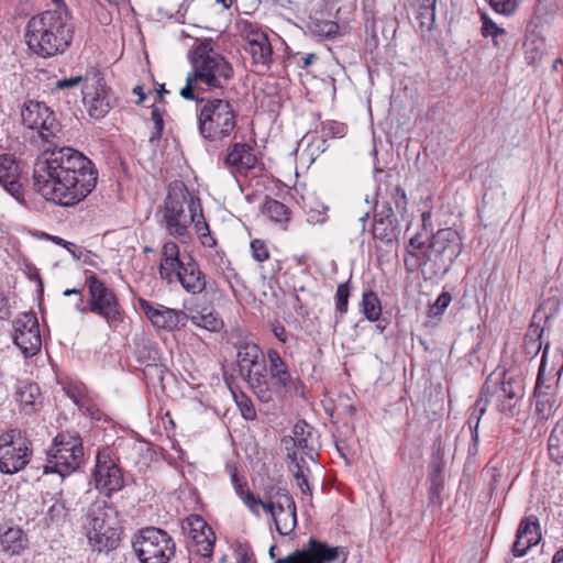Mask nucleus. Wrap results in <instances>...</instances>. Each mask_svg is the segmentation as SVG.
I'll use <instances>...</instances> for the list:
<instances>
[{"label":"nucleus","instance_id":"f257e3e1","mask_svg":"<svg viewBox=\"0 0 563 563\" xmlns=\"http://www.w3.org/2000/svg\"><path fill=\"white\" fill-rule=\"evenodd\" d=\"M21 119L24 126L37 132L42 147L33 169L35 191L60 207H74L84 201L98 181L92 161L63 144L62 125L43 102H24Z\"/></svg>","mask_w":563,"mask_h":563},{"label":"nucleus","instance_id":"f03ea898","mask_svg":"<svg viewBox=\"0 0 563 563\" xmlns=\"http://www.w3.org/2000/svg\"><path fill=\"white\" fill-rule=\"evenodd\" d=\"M188 59L191 70L179 92L186 100H199L200 93L205 92H223L234 77L232 64L216 48L211 38L196 44L189 51Z\"/></svg>","mask_w":563,"mask_h":563},{"label":"nucleus","instance_id":"7ed1b4c3","mask_svg":"<svg viewBox=\"0 0 563 563\" xmlns=\"http://www.w3.org/2000/svg\"><path fill=\"white\" fill-rule=\"evenodd\" d=\"M68 10H47L32 16L25 29L29 48L35 55L49 58L63 54L74 38Z\"/></svg>","mask_w":563,"mask_h":563},{"label":"nucleus","instance_id":"20e7f679","mask_svg":"<svg viewBox=\"0 0 563 563\" xmlns=\"http://www.w3.org/2000/svg\"><path fill=\"white\" fill-rule=\"evenodd\" d=\"M203 210L200 198L190 192L181 180L168 185L167 195L157 211L159 224L169 235L181 243L191 239L190 225L202 218Z\"/></svg>","mask_w":563,"mask_h":563},{"label":"nucleus","instance_id":"39448f33","mask_svg":"<svg viewBox=\"0 0 563 563\" xmlns=\"http://www.w3.org/2000/svg\"><path fill=\"white\" fill-rule=\"evenodd\" d=\"M197 128L200 136L210 143L231 137L238 126V110L228 98L200 97L196 100Z\"/></svg>","mask_w":563,"mask_h":563},{"label":"nucleus","instance_id":"423d86ee","mask_svg":"<svg viewBox=\"0 0 563 563\" xmlns=\"http://www.w3.org/2000/svg\"><path fill=\"white\" fill-rule=\"evenodd\" d=\"M82 526L93 551L109 552L120 545L122 527L117 511L107 501H93L84 516Z\"/></svg>","mask_w":563,"mask_h":563},{"label":"nucleus","instance_id":"0eeeda50","mask_svg":"<svg viewBox=\"0 0 563 563\" xmlns=\"http://www.w3.org/2000/svg\"><path fill=\"white\" fill-rule=\"evenodd\" d=\"M84 460L82 440L77 432L63 431L53 440L47 451L44 474L57 473L64 478L77 468Z\"/></svg>","mask_w":563,"mask_h":563},{"label":"nucleus","instance_id":"6e6552de","mask_svg":"<svg viewBox=\"0 0 563 563\" xmlns=\"http://www.w3.org/2000/svg\"><path fill=\"white\" fill-rule=\"evenodd\" d=\"M132 549L141 563H169L176 554V543L164 529L145 527L132 539Z\"/></svg>","mask_w":563,"mask_h":563},{"label":"nucleus","instance_id":"1a4fd4ad","mask_svg":"<svg viewBox=\"0 0 563 563\" xmlns=\"http://www.w3.org/2000/svg\"><path fill=\"white\" fill-rule=\"evenodd\" d=\"M89 312L102 318L110 328H118L124 321L125 312L113 289L96 274L86 277Z\"/></svg>","mask_w":563,"mask_h":563},{"label":"nucleus","instance_id":"9d476101","mask_svg":"<svg viewBox=\"0 0 563 563\" xmlns=\"http://www.w3.org/2000/svg\"><path fill=\"white\" fill-rule=\"evenodd\" d=\"M32 441L19 429H10L0 434V472L15 474L31 461Z\"/></svg>","mask_w":563,"mask_h":563},{"label":"nucleus","instance_id":"9b49d317","mask_svg":"<svg viewBox=\"0 0 563 563\" xmlns=\"http://www.w3.org/2000/svg\"><path fill=\"white\" fill-rule=\"evenodd\" d=\"M523 396V378L518 369L504 371L499 383L495 385V407L499 415L506 419L517 417L521 411Z\"/></svg>","mask_w":563,"mask_h":563},{"label":"nucleus","instance_id":"f8f14e48","mask_svg":"<svg viewBox=\"0 0 563 563\" xmlns=\"http://www.w3.org/2000/svg\"><path fill=\"white\" fill-rule=\"evenodd\" d=\"M92 481L95 488L108 498L124 487L123 472L108 448L97 452Z\"/></svg>","mask_w":563,"mask_h":563},{"label":"nucleus","instance_id":"ddd939ff","mask_svg":"<svg viewBox=\"0 0 563 563\" xmlns=\"http://www.w3.org/2000/svg\"><path fill=\"white\" fill-rule=\"evenodd\" d=\"M346 558L344 548L330 547L327 542L311 537L301 549L286 558L276 559L274 563H344Z\"/></svg>","mask_w":563,"mask_h":563},{"label":"nucleus","instance_id":"4468645a","mask_svg":"<svg viewBox=\"0 0 563 563\" xmlns=\"http://www.w3.org/2000/svg\"><path fill=\"white\" fill-rule=\"evenodd\" d=\"M430 254L435 271L448 272L462 252V240L452 228L438 230L430 235Z\"/></svg>","mask_w":563,"mask_h":563},{"label":"nucleus","instance_id":"2eb2a0df","mask_svg":"<svg viewBox=\"0 0 563 563\" xmlns=\"http://www.w3.org/2000/svg\"><path fill=\"white\" fill-rule=\"evenodd\" d=\"M13 342L25 357L34 356L41 351L42 336L37 317L34 312L19 314L12 323Z\"/></svg>","mask_w":563,"mask_h":563},{"label":"nucleus","instance_id":"dca6fc26","mask_svg":"<svg viewBox=\"0 0 563 563\" xmlns=\"http://www.w3.org/2000/svg\"><path fill=\"white\" fill-rule=\"evenodd\" d=\"M90 81L91 84H86L82 89L84 102L87 106L89 115L100 119L110 111L114 99L99 69L91 68Z\"/></svg>","mask_w":563,"mask_h":563},{"label":"nucleus","instance_id":"f3484780","mask_svg":"<svg viewBox=\"0 0 563 563\" xmlns=\"http://www.w3.org/2000/svg\"><path fill=\"white\" fill-rule=\"evenodd\" d=\"M139 306L152 325L157 330L176 332L187 325L188 317L184 310L168 308L143 298L139 299Z\"/></svg>","mask_w":563,"mask_h":563},{"label":"nucleus","instance_id":"a211bd4d","mask_svg":"<svg viewBox=\"0 0 563 563\" xmlns=\"http://www.w3.org/2000/svg\"><path fill=\"white\" fill-rule=\"evenodd\" d=\"M316 441V430L312 426L308 424L305 420H299L292 428V435H285L282 439V444L286 451L287 461L303 462L305 457L298 454L313 459Z\"/></svg>","mask_w":563,"mask_h":563},{"label":"nucleus","instance_id":"6ab92c4d","mask_svg":"<svg viewBox=\"0 0 563 563\" xmlns=\"http://www.w3.org/2000/svg\"><path fill=\"white\" fill-rule=\"evenodd\" d=\"M163 280L168 285L179 283L184 290L190 295H200L207 289V276L191 256L177 269L165 274Z\"/></svg>","mask_w":563,"mask_h":563},{"label":"nucleus","instance_id":"aec40b11","mask_svg":"<svg viewBox=\"0 0 563 563\" xmlns=\"http://www.w3.org/2000/svg\"><path fill=\"white\" fill-rule=\"evenodd\" d=\"M400 233L399 222L394 213L390 201H384L380 209L374 214L372 234L374 240L386 245L398 240Z\"/></svg>","mask_w":563,"mask_h":563},{"label":"nucleus","instance_id":"412c9836","mask_svg":"<svg viewBox=\"0 0 563 563\" xmlns=\"http://www.w3.org/2000/svg\"><path fill=\"white\" fill-rule=\"evenodd\" d=\"M267 358L269 362L268 373L272 389V398L284 397L285 394L295 388L296 379L292 378L287 364L276 350H268Z\"/></svg>","mask_w":563,"mask_h":563},{"label":"nucleus","instance_id":"4be33fe9","mask_svg":"<svg viewBox=\"0 0 563 563\" xmlns=\"http://www.w3.org/2000/svg\"><path fill=\"white\" fill-rule=\"evenodd\" d=\"M429 245L430 235L424 228L409 239L404 256V265L408 273H415L418 268L432 264Z\"/></svg>","mask_w":563,"mask_h":563},{"label":"nucleus","instance_id":"5701e85b","mask_svg":"<svg viewBox=\"0 0 563 563\" xmlns=\"http://www.w3.org/2000/svg\"><path fill=\"white\" fill-rule=\"evenodd\" d=\"M0 185L18 202L24 205V188L21 183V166L11 154H0Z\"/></svg>","mask_w":563,"mask_h":563},{"label":"nucleus","instance_id":"b1692460","mask_svg":"<svg viewBox=\"0 0 563 563\" xmlns=\"http://www.w3.org/2000/svg\"><path fill=\"white\" fill-rule=\"evenodd\" d=\"M257 156L251 144L245 142H234L229 148L224 157V166L232 174L246 175L251 169L255 168Z\"/></svg>","mask_w":563,"mask_h":563},{"label":"nucleus","instance_id":"393cba45","mask_svg":"<svg viewBox=\"0 0 563 563\" xmlns=\"http://www.w3.org/2000/svg\"><path fill=\"white\" fill-rule=\"evenodd\" d=\"M241 377L247 383L261 402L273 401L268 366L265 358L251 367L250 372L246 371L241 374Z\"/></svg>","mask_w":563,"mask_h":563},{"label":"nucleus","instance_id":"a878e982","mask_svg":"<svg viewBox=\"0 0 563 563\" xmlns=\"http://www.w3.org/2000/svg\"><path fill=\"white\" fill-rule=\"evenodd\" d=\"M541 540L540 525L534 516L523 519L518 528L517 538L512 545L515 556H523L527 551Z\"/></svg>","mask_w":563,"mask_h":563},{"label":"nucleus","instance_id":"bb28decb","mask_svg":"<svg viewBox=\"0 0 563 563\" xmlns=\"http://www.w3.org/2000/svg\"><path fill=\"white\" fill-rule=\"evenodd\" d=\"M15 400L19 409L26 416L38 412L42 408L41 389L36 383L21 380L15 387Z\"/></svg>","mask_w":563,"mask_h":563},{"label":"nucleus","instance_id":"cd10ccee","mask_svg":"<svg viewBox=\"0 0 563 563\" xmlns=\"http://www.w3.org/2000/svg\"><path fill=\"white\" fill-rule=\"evenodd\" d=\"M187 313L188 320L192 324L210 332L220 331L223 327V321L212 308L199 306L189 307Z\"/></svg>","mask_w":563,"mask_h":563},{"label":"nucleus","instance_id":"c85d7f7f","mask_svg":"<svg viewBox=\"0 0 563 563\" xmlns=\"http://www.w3.org/2000/svg\"><path fill=\"white\" fill-rule=\"evenodd\" d=\"M27 545V537L19 527H10L0 533V549L9 556L20 555Z\"/></svg>","mask_w":563,"mask_h":563},{"label":"nucleus","instance_id":"c756f323","mask_svg":"<svg viewBox=\"0 0 563 563\" xmlns=\"http://www.w3.org/2000/svg\"><path fill=\"white\" fill-rule=\"evenodd\" d=\"M537 314L532 317V321L527 330L523 340V350L527 356L534 357L539 354L543 346V334L545 327L537 322Z\"/></svg>","mask_w":563,"mask_h":563},{"label":"nucleus","instance_id":"7c9ffc66","mask_svg":"<svg viewBox=\"0 0 563 563\" xmlns=\"http://www.w3.org/2000/svg\"><path fill=\"white\" fill-rule=\"evenodd\" d=\"M186 261L179 257V246L173 241L165 242L162 247V257L158 267V273L162 279L165 278V274H169L177 269Z\"/></svg>","mask_w":563,"mask_h":563},{"label":"nucleus","instance_id":"2f4dec72","mask_svg":"<svg viewBox=\"0 0 563 563\" xmlns=\"http://www.w3.org/2000/svg\"><path fill=\"white\" fill-rule=\"evenodd\" d=\"M265 358L260 346L255 343H243L238 350V366L240 375L251 369Z\"/></svg>","mask_w":563,"mask_h":563},{"label":"nucleus","instance_id":"473e14b6","mask_svg":"<svg viewBox=\"0 0 563 563\" xmlns=\"http://www.w3.org/2000/svg\"><path fill=\"white\" fill-rule=\"evenodd\" d=\"M252 56V63L264 69H269L273 63V48L268 38L253 43L252 46L245 47Z\"/></svg>","mask_w":563,"mask_h":563},{"label":"nucleus","instance_id":"72a5a7b5","mask_svg":"<svg viewBox=\"0 0 563 563\" xmlns=\"http://www.w3.org/2000/svg\"><path fill=\"white\" fill-rule=\"evenodd\" d=\"M262 212L267 216V218L276 223H287L290 220V210L283 202L266 197L262 207Z\"/></svg>","mask_w":563,"mask_h":563},{"label":"nucleus","instance_id":"f704fd0d","mask_svg":"<svg viewBox=\"0 0 563 563\" xmlns=\"http://www.w3.org/2000/svg\"><path fill=\"white\" fill-rule=\"evenodd\" d=\"M548 355H549V344L547 343L543 349L542 358L537 376L536 382V389L539 390L544 385L545 380L548 379L547 376L551 375L553 372H555V375L559 377L561 376L563 372V354H558V362L556 364H552L550 367H548Z\"/></svg>","mask_w":563,"mask_h":563},{"label":"nucleus","instance_id":"c9c22d12","mask_svg":"<svg viewBox=\"0 0 563 563\" xmlns=\"http://www.w3.org/2000/svg\"><path fill=\"white\" fill-rule=\"evenodd\" d=\"M438 0H416L417 19L420 27L431 31L435 23V5Z\"/></svg>","mask_w":563,"mask_h":563},{"label":"nucleus","instance_id":"e433bc0d","mask_svg":"<svg viewBox=\"0 0 563 563\" xmlns=\"http://www.w3.org/2000/svg\"><path fill=\"white\" fill-rule=\"evenodd\" d=\"M216 536L212 529H207L205 533L194 534L190 543L192 552L202 558H210L214 548Z\"/></svg>","mask_w":563,"mask_h":563},{"label":"nucleus","instance_id":"4c0bfd02","mask_svg":"<svg viewBox=\"0 0 563 563\" xmlns=\"http://www.w3.org/2000/svg\"><path fill=\"white\" fill-rule=\"evenodd\" d=\"M549 455L552 461H563V418L560 419L551 431L548 441Z\"/></svg>","mask_w":563,"mask_h":563},{"label":"nucleus","instance_id":"58836bf2","mask_svg":"<svg viewBox=\"0 0 563 563\" xmlns=\"http://www.w3.org/2000/svg\"><path fill=\"white\" fill-rule=\"evenodd\" d=\"M230 477L236 495L249 509H253L260 501L255 500V495L247 488L246 479L240 476L235 468L231 470Z\"/></svg>","mask_w":563,"mask_h":563},{"label":"nucleus","instance_id":"ea45409f","mask_svg":"<svg viewBox=\"0 0 563 563\" xmlns=\"http://www.w3.org/2000/svg\"><path fill=\"white\" fill-rule=\"evenodd\" d=\"M289 462V471L292 473V476L300 488L303 495L312 496V488L310 487L308 481V474L310 473L309 467L307 466L306 460L303 462L299 461H288Z\"/></svg>","mask_w":563,"mask_h":563},{"label":"nucleus","instance_id":"a19ab883","mask_svg":"<svg viewBox=\"0 0 563 563\" xmlns=\"http://www.w3.org/2000/svg\"><path fill=\"white\" fill-rule=\"evenodd\" d=\"M274 523L279 534H290L297 527V509L278 510Z\"/></svg>","mask_w":563,"mask_h":563},{"label":"nucleus","instance_id":"79ce46f5","mask_svg":"<svg viewBox=\"0 0 563 563\" xmlns=\"http://www.w3.org/2000/svg\"><path fill=\"white\" fill-rule=\"evenodd\" d=\"M143 372V379L147 387H162L164 388L163 382H164V375L167 372V368L165 365L153 362L148 365H145L142 369Z\"/></svg>","mask_w":563,"mask_h":563},{"label":"nucleus","instance_id":"37998d69","mask_svg":"<svg viewBox=\"0 0 563 563\" xmlns=\"http://www.w3.org/2000/svg\"><path fill=\"white\" fill-rule=\"evenodd\" d=\"M347 126L344 123L336 121L322 122L320 125L319 133L320 139L318 140L317 148L321 147V151L325 150V137H343L346 134Z\"/></svg>","mask_w":563,"mask_h":563},{"label":"nucleus","instance_id":"c03bdc74","mask_svg":"<svg viewBox=\"0 0 563 563\" xmlns=\"http://www.w3.org/2000/svg\"><path fill=\"white\" fill-rule=\"evenodd\" d=\"M362 308L367 320L376 321L379 319L382 314V306L376 292L367 290L363 294Z\"/></svg>","mask_w":563,"mask_h":563},{"label":"nucleus","instance_id":"a18cd8bd","mask_svg":"<svg viewBox=\"0 0 563 563\" xmlns=\"http://www.w3.org/2000/svg\"><path fill=\"white\" fill-rule=\"evenodd\" d=\"M135 356L137 362L145 366L159 360V350L155 343L142 341L136 344Z\"/></svg>","mask_w":563,"mask_h":563},{"label":"nucleus","instance_id":"49530a36","mask_svg":"<svg viewBox=\"0 0 563 563\" xmlns=\"http://www.w3.org/2000/svg\"><path fill=\"white\" fill-rule=\"evenodd\" d=\"M351 295L350 283H341L335 292V322H340L343 316L347 312L349 298Z\"/></svg>","mask_w":563,"mask_h":563},{"label":"nucleus","instance_id":"de8ad7c7","mask_svg":"<svg viewBox=\"0 0 563 563\" xmlns=\"http://www.w3.org/2000/svg\"><path fill=\"white\" fill-rule=\"evenodd\" d=\"M241 33L246 41L247 47L252 46L253 43L268 38L267 33L263 31L256 23L252 22H243L241 25Z\"/></svg>","mask_w":563,"mask_h":563},{"label":"nucleus","instance_id":"09e8293b","mask_svg":"<svg viewBox=\"0 0 563 563\" xmlns=\"http://www.w3.org/2000/svg\"><path fill=\"white\" fill-rule=\"evenodd\" d=\"M241 33L246 41L247 47L252 46L253 43L268 38L267 33L263 31L256 23L252 22H243L241 25Z\"/></svg>","mask_w":563,"mask_h":563},{"label":"nucleus","instance_id":"8fccbe9b","mask_svg":"<svg viewBox=\"0 0 563 563\" xmlns=\"http://www.w3.org/2000/svg\"><path fill=\"white\" fill-rule=\"evenodd\" d=\"M241 33L246 41L247 47L252 46L253 43L268 38L267 33L263 31L256 23L252 22H243L241 25Z\"/></svg>","mask_w":563,"mask_h":563},{"label":"nucleus","instance_id":"3c124183","mask_svg":"<svg viewBox=\"0 0 563 563\" xmlns=\"http://www.w3.org/2000/svg\"><path fill=\"white\" fill-rule=\"evenodd\" d=\"M183 529L192 540L194 534L205 533L207 529H211L207 521L199 515H190L183 522Z\"/></svg>","mask_w":563,"mask_h":563},{"label":"nucleus","instance_id":"603ef678","mask_svg":"<svg viewBox=\"0 0 563 563\" xmlns=\"http://www.w3.org/2000/svg\"><path fill=\"white\" fill-rule=\"evenodd\" d=\"M196 234L198 235L200 243L205 247L213 249L217 246V240L211 234L208 222L206 221L205 214L202 218H199L197 222L194 224Z\"/></svg>","mask_w":563,"mask_h":563},{"label":"nucleus","instance_id":"864d4df0","mask_svg":"<svg viewBox=\"0 0 563 563\" xmlns=\"http://www.w3.org/2000/svg\"><path fill=\"white\" fill-rule=\"evenodd\" d=\"M233 395L242 417L246 420H254L256 418V410L252 400L243 393Z\"/></svg>","mask_w":563,"mask_h":563},{"label":"nucleus","instance_id":"5fc2aeb1","mask_svg":"<svg viewBox=\"0 0 563 563\" xmlns=\"http://www.w3.org/2000/svg\"><path fill=\"white\" fill-rule=\"evenodd\" d=\"M151 119L154 122L155 131L150 136V142H158L163 135L164 131V120H163V110L158 107L153 106L151 111Z\"/></svg>","mask_w":563,"mask_h":563},{"label":"nucleus","instance_id":"6e6d98bb","mask_svg":"<svg viewBox=\"0 0 563 563\" xmlns=\"http://www.w3.org/2000/svg\"><path fill=\"white\" fill-rule=\"evenodd\" d=\"M313 32L325 38H333L339 33V24L334 21H319L314 24Z\"/></svg>","mask_w":563,"mask_h":563},{"label":"nucleus","instance_id":"4d7b16f0","mask_svg":"<svg viewBox=\"0 0 563 563\" xmlns=\"http://www.w3.org/2000/svg\"><path fill=\"white\" fill-rule=\"evenodd\" d=\"M452 300L451 294L448 291L441 292L435 302L429 309V317L442 316Z\"/></svg>","mask_w":563,"mask_h":563},{"label":"nucleus","instance_id":"13d9d810","mask_svg":"<svg viewBox=\"0 0 563 563\" xmlns=\"http://www.w3.org/2000/svg\"><path fill=\"white\" fill-rule=\"evenodd\" d=\"M90 79H91V69L87 70V73L84 76H75V77L57 80L55 84V90L74 88L84 81L88 84V81H90Z\"/></svg>","mask_w":563,"mask_h":563},{"label":"nucleus","instance_id":"bf43d9fd","mask_svg":"<svg viewBox=\"0 0 563 563\" xmlns=\"http://www.w3.org/2000/svg\"><path fill=\"white\" fill-rule=\"evenodd\" d=\"M47 515L49 516L52 521H58L66 517L67 508L62 499L60 493L55 495V503L49 507Z\"/></svg>","mask_w":563,"mask_h":563},{"label":"nucleus","instance_id":"052dcab7","mask_svg":"<svg viewBox=\"0 0 563 563\" xmlns=\"http://www.w3.org/2000/svg\"><path fill=\"white\" fill-rule=\"evenodd\" d=\"M250 246L252 256L256 262H264L269 258V251L265 241L261 239H254Z\"/></svg>","mask_w":563,"mask_h":563},{"label":"nucleus","instance_id":"680f3d73","mask_svg":"<svg viewBox=\"0 0 563 563\" xmlns=\"http://www.w3.org/2000/svg\"><path fill=\"white\" fill-rule=\"evenodd\" d=\"M543 43L542 41H528L526 42L525 44V47H526V58L528 60L529 64H534L537 63L541 57H542V54H543V49H542V46Z\"/></svg>","mask_w":563,"mask_h":563},{"label":"nucleus","instance_id":"e2e57ef3","mask_svg":"<svg viewBox=\"0 0 563 563\" xmlns=\"http://www.w3.org/2000/svg\"><path fill=\"white\" fill-rule=\"evenodd\" d=\"M486 405H487V400L483 401L482 398H479L475 402V405L473 407V410H472V412L470 415L468 421H467L470 430L478 429L481 417L486 411Z\"/></svg>","mask_w":563,"mask_h":563},{"label":"nucleus","instance_id":"0e129e2a","mask_svg":"<svg viewBox=\"0 0 563 563\" xmlns=\"http://www.w3.org/2000/svg\"><path fill=\"white\" fill-rule=\"evenodd\" d=\"M390 197H391L393 202L396 206V209L399 212L407 211V205H408L407 196L400 185L393 186V188L390 190Z\"/></svg>","mask_w":563,"mask_h":563},{"label":"nucleus","instance_id":"69168bd1","mask_svg":"<svg viewBox=\"0 0 563 563\" xmlns=\"http://www.w3.org/2000/svg\"><path fill=\"white\" fill-rule=\"evenodd\" d=\"M255 500L256 501H260L258 504H256L253 509H250V511L255 515L256 517H260V510H258V507H263V509L269 514L272 516V518L274 519L275 516H276V512L278 511L276 505H275V500H267V499H262L260 497H256L255 496Z\"/></svg>","mask_w":563,"mask_h":563},{"label":"nucleus","instance_id":"338daca9","mask_svg":"<svg viewBox=\"0 0 563 563\" xmlns=\"http://www.w3.org/2000/svg\"><path fill=\"white\" fill-rule=\"evenodd\" d=\"M275 505L278 510L297 509L296 503L287 488H284L282 493H279V496L275 499Z\"/></svg>","mask_w":563,"mask_h":563},{"label":"nucleus","instance_id":"774afa93","mask_svg":"<svg viewBox=\"0 0 563 563\" xmlns=\"http://www.w3.org/2000/svg\"><path fill=\"white\" fill-rule=\"evenodd\" d=\"M520 0H495V12L504 15L512 14Z\"/></svg>","mask_w":563,"mask_h":563}]
</instances>
